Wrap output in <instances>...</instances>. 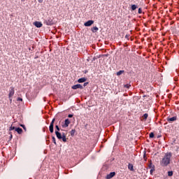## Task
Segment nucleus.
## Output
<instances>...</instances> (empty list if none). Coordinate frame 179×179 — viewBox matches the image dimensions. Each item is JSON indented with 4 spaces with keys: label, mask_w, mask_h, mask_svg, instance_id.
I'll return each mask as SVG.
<instances>
[{
    "label": "nucleus",
    "mask_w": 179,
    "mask_h": 179,
    "mask_svg": "<svg viewBox=\"0 0 179 179\" xmlns=\"http://www.w3.org/2000/svg\"><path fill=\"white\" fill-rule=\"evenodd\" d=\"M171 152H167L164 157L162 159L161 164L162 166H167L170 164V159H171Z\"/></svg>",
    "instance_id": "f257e3e1"
},
{
    "label": "nucleus",
    "mask_w": 179,
    "mask_h": 179,
    "mask_svg": "<svg viewBox=\"0 0 179 179\" xmlns=\"http://www.w3.org/2000/svg\"><path fill=\"white\" fill-rule=\"evenodd\" d=\"M55 134L58 139H62L63 142H66V136L65 134H61L59 131H55Z\"/></svg>",
    "instance_id": "f03ea898"
},
{
    "label": "nucleus",
    "mask_w": 179,
    "mask_h": 179,
    "mask_svg": "<svg viewBox=\"0 0 179 179\" xmlns=\"http://www.w3.org/2000/svg\"><path fill=\"white\" fill-rule=\"evenodd\" d=\"M15 94V87H10L8 94V99H10V101H12V97H13V95Z\"/></svg>",
    "instance_id": "7ed1b4c3"
},
{
    "label": "nucleus",
    "mask_w": 179,
    "mask_h": 179,
    "mask_svg": "<svg viewBox=\"0 0 179 179\" xmlns=\"http://www.w3.org/2000/svg\"><path fill=\"white\" fill-rule=\"evenodd\" d=\"M54 122H55V118L52 119V122H50L49 129L50 132L52 134L54 132Z\"/></svg>",
    "instance_id": "20e7f679"
},
{
    "label": "nucleus",
    "mask_w": 179,
    "mask_h": 179,
    "mask_svg": "<svg viewBox=\"0 0 179 179\" xmlns=\"http://www.w3.org/2000/svg\"><path fill=\"white\" fill-rule=\"evenodd\" d=\"M69 124H71V120H69V119H66L62 127V128H68V127H69Z\"/></svg>",
    "instance_id": "39448f33"
},
{
    "label": "nucleus",
    "mask_w": 179,
    "mask_h": 179,
    "mask_svg": "<svg viewBox=\"0 0 179 179\" xmlns=\"http://www.w3.org/2000/svg\"><path fill=\"white\" fill-rule=\"evenodd\" d=\"M71 89L76 90V89H83V86L80 84L74 85L71 87Z\"/></svg>",
    "instance_id": "423d86ee"
},
{
    "label": "nucleus",
    "mask_w": 179,
    "mask_h": 179,
    "mask_svg": "<svg viewBox=\"0 0 179 179\" xmlns=\"http://www.w3.org/2000/svg\"><path fill=\"white\" fill-rule=\"evenodd\" d=\"M93 23H94V21L88 20L87 22H85L84 26H85L86 27H89L92 26V24H93Z\"/></svg>",
    "instance_id": "0eeeda50"
},
{
    "label": "nucleus",
    "mask_w": 179,
    "mask_h": 179,
    "mask_svg": "<svg viewBox=\"0 0 179 179\" xmlns=\"http://www.w3.org/2000/svg\"><path fill=\"white\" fill-rule=\"evenodd\" d=\"M174 121H177V116H174L172 117H168L167 118V122H173Z\"/></svg>",
    "instance_id": "6e6552de"
},
{
    "label": "nucleus",
    "mask_w": 179,
    "mask_h": 179,
    "mask_svg": "<svg viewBox=\"0 0 179 179\" xmlns=\"http://www.w3.org/2000/svg\"><path fill=\"white\" fill-rule=\"evenodd\" d=\"M115 176V172H110L109 174H108L106 177V179H111L113 177Z\"/></svg>",
    "instance_id": "1a4fd4ad"
},
{
    "label": "nucleus",
    "mask_w": 179,
    "mask_h": 179,
    "mask_svg": "<svg viewBox=\"0 0 179 179\" xmlns=\"http://www.w3.org/2000/svg\"><path fill=\"white\" fill-rule=\"evenodd\" d=\"M34 26H36V27L38 28L43 27V24L41 23V22L36 21L34 22Z\"/></svg>",
    "instance_id": "9d476101"
},
{
    "label": "nucleus",
    "mask_w": 179,
    "mask_h": 179,
    "mask_svg": "<svg viewBox=\"0 0 179 179\" xmlns=\"http://www.w3.org/2000/svg\"><path fill=\"white\" fill-rule=\"evenodd\" d=\"M87 79L85 78H81L78 80V83H83L86 82Z\"/></svg>",
    "instance_id": "9b49d317"
},
{
    "label": "nucleus",
    "mask_w": 179,
    "mask_h": 179,
    "mask_svg": "<svg viewBox=\"0 0 179 179\" xmlns=\"http://www.w3.org/2000/svg\"><path fill=\"white\" fill-rule=\"evenodd\" d=\"M15 131L16 132H17V134H22V132H23V129H22V128H20V127H17V128H15Z\"/></svg>",
    "instance_id": "f8f14e48"
},
{
    "label": "nucleus",
    "mask_w": 179,
    "mask_h": 179,
    "mask_svg": "<svg viewBox=\"0 0 179 179\" xmlns=\"http://www.w3.org/2000/svg\"><path fill=\"white\" fill-rule=\"evenodd\" d=\"M96 31H99V28L97 27H94L92 28V33H96Z\"/></svg>",
    "instance_id": "ddd939ff"
},
{
    "label": "nucleus",
    "mask_w": 179,
    "mask_h": 179,
    "mask_svg": "<svg viewBox=\"0 0 179 179\" xmlns=\"http://www.w3.org/2000/svg\"><path fill=\"white\" fill-rule=\"evenodd\" d=\"M128 169L130 171H134V165L132 164H129Z\"/></svg>",
    "instance_id": "4468645a"
},
{
    "label": "nucleus",
    "mask_w": 179,
    "mask_h": 179,
    "mask_svg": "<svg viewBox=\"0 0 179 179\" xmlns=\"http://www.w3.org/2000/svg\"><path fill=\"white\" fill-rule=\"evenodd\" d=\"M131 10H136V9H138V6L133 4L131 5Z\"/></svg>",
    "instance_id": "2eb2a0df"
},
{
    "label": "nucleus",
    "mask_w": 179,
    "mask_h": 179,
    "mask_svg": "<svg viewBox=\"0 0 179 179\" xmlns=\"http://www.w3.org/2000/svg\"><path fill=\"white\" fill-rule=\"evenodd\" d=\"M148 117H149V115L148 113H145L143 115L142 118H143L146 121V120H148Z\"/></svg>",
    "instance_id": "dca6fc26"
},
{
    "label": "nucleus",
    "mask_w": 179,
    "mask_h": 179,
    "mask_svg": "<svg viewBox=\"0 0 179 179\" xmlns=\"http://www.w3.org/2000/svg\"><path fill=\"white\" fill-rule=\"evenodd\" d=\"M122 73H124V71H120L117 73V76H120V75H122Z\"/></svg>",
    "instance_id": "f3484780"
},
{
    "label": "nucleus",
    "mask_w": 179,
    "mask_h": 179,
    "mask_svg": "<svg viewBox=\"0 0 179 179\" xmlns=\"http://www.w3.org/2000/svg\"><path fill=\"white\" fill-rule=\"evenodd\" d=\"M13 129H15L16 130V128L14 127V126H10V129H9V131H13Z\"/></svg>",
    "instance_id": "a211bd4d"
},
{
    "label": "nucleus",
    "mask_w": 179,
    "mask_h": 179,
    "mask_svg": "<svg viewBox=\"0 0 179 179\" xmlns=\"http://www.w3.org/2000/svg\"><path fill=\"white\" fill-rule=\"evenodd\" d=\"M150 138H155V134L153 132L150 134Z\"/></svg>",
    "instance_id": "6ab92c4d"
},
{
    "label": "nucleus",
    "mask_w": 179,
    "mask_h": 179,
    "mask_svg": "<svg viewBox=\"0 0 179 179\" xmlns=\"http://www.w3.org/2000/svg\"><path fill=\"white\" fill-rule=\"evenodd\" d=\"M153 171H155V166L151 168V169H150V174H153Z\"/></svg>",
    "instance_id": "aec40b11"
},
{
    "label": "nucleus",
    "mask_w": 179,
    "mask_h": 179,
    "mask_svg": "<svg viewBox=\"0 0 179 179\" xmlns=\"http://www.w3.org/2000/svg\"><path fill=\"white\" fill-rule=\"evenodd\" d=\"M168 176H169V177H171V176H173V171H169V172H168Z\"/></svg>",
    "instance_id": "412c9836"
},
{
    "label": "nucleus",
    "mask_w": 179,
    "mask_h": 179,
    "mask_svg": "<svg viewBox=\"0 0 179 179\" xmlns=\"http://www.w3.org/2000/svg\"><path fill=\"white\" fill-rule=\"evenodd\" d=\"M71 136H73V135H75V130H71Z\"/></svg>",
    "instance_id": "4be33fe9"
},
{
    "label": "nucleus",
    "mask_w": 179,
    "mask_h": 179,
    "mask_svg": "<svg viewBox=\"0 0 179 179\" xmlns=\"http://www.w3.org/2000/svg\"><path fill=\"white\" fill-rule=\"evenodd\" d=\"M138 13H139V15H141L142 13V8H138Z\"/></svg>",
    "instance_id": "5701e85b"
},
{
    "label": "nucleus",
    "mask_w": 179,
    "mask_h": 179,
    "mask_svg": "<svg viewBox=\"0 0 179 179\" xmlns=\"http://www.w3.org/2000/svg\"><path fill=\"white\" fill-rule=\"evenodd\" d=\"M55 128H56V129H57V132H58L59 131V127H58V125H56L55 126Z\"/></svg>",
    "instance_id": "b1692460"
},
{
    "label": "nucleus",
    "mask_w": 179,
    "mask_h": 179,
    "mask_svg": "<svg viewBox=\"0 0 179 179\" xmlns=\"http://www.w3.org/2000/svg\"><path fill=\"white\" fill-rule=\"evenodd\" d=\"M17 100V101H23V99H22L20 97H18Z\"/></svg>",
    "instance_id": "393cba45"
},
{
    "label": "nucleus",
    "mask_w": 179,
    "mask_h": 179,
    "mask_svg": "<svg viewBox=\"0 0 179 179\" xmlns=\"http://www.w3.org/2000/svg\"><path fill=\"white\" fill-rule=\"evenodd\" d=\"M129 86H131V85L127 84L124 85V87H127V89H129Z\"/></svg>",
    "instance_id": "a878e982"
},
{
    "label": "nucleus",
    "mask_w": 179,
    "mask_h": 179,
    "mask_svg": "<svg viewBox=\"0 0 179 179\" xmlns=\"http://www.w3.org/2000/svg\"><path fill=\"white\" fill-rule=\"evenodd\" d=\"M87 85H89V83H85L83 84L84 87H86V86H87Z\"/></svg>",
    "instance_id": "bb28decb"
},
{
    "label": "nucleus",
    "mask_w": 179,
    "mask_h": 179,
    "mask_svg": "<svg viewBox=\"0 0 179 179\" xmlns=\"http://www.w3.org/2000/svg\"><path fill=\"white\" fill-rule=\"evenodd\" d=\"M68 117H69V118H72V117H73V115L69 114V115H68Z\"/></svg>",
    "instance_id": "cd10ccee"
},
{
    "label": "nucleus",
    "mask_w": 179,
    "mask_h": 179,
    "mask_svg": "<svg viewBox=\"0 0 179 179\" xmlns=\"http://www.w3.org/2000/svg\"><path fill=\"white\" fill-rule=\"evenodd\" d=\"M52 139H53V141H55V143H55V137H52Z\"/></svg>",
    "instance_id": "c85d7f7f"
},
{
    "label": "nucleus",
    "mask_w": 179,
    "mask_h": 179,
    "mask_svg": "<svg viewBox=\"0 0 179 179\" xmlns=\"http://www.w3.org/2000/svg\"><path fill=\"white\" fill-rule=\"evenodd\" d=\"M52 139H53V141H55V143H55V137H52Z\"/></svg>",
    "instance_id": "c756f323"
},
{
    "label": "nucleus",
    "mask_w": 179,
    "mask_h": 179,
    "mask_svg": "<svg viewBox=\"0 0 179 179\" xmlns=\"http://www.w3.org/2000/svg\"><path fill=\"white\" fill-rule=\"evenodd\" d=\"M39 2H43V0H39Z\"/></svg>",
    "instance_id": "7c9ffc66"
},
{
    "label": "nucleus",
    "mask_w": 179,
    "mask_h": 179,
    "mask_svg": "<svg viewBox=\"0 0 179 179\" xmlns=\"http://www.w3.org/2000/svg\"><path fill=\"white\" fill-rule=\"evenodd\" d=\"M21 1H24V0H21Z\"/></svg>",
    "instance_id": "2f4dec72"
}]
</instances>
